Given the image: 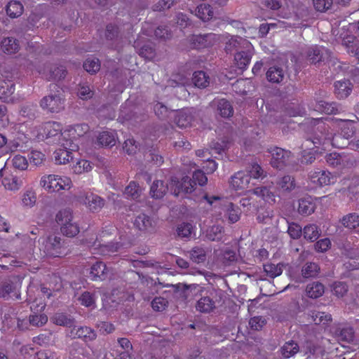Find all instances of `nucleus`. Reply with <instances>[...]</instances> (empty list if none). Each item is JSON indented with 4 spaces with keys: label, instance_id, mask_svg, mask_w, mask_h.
<instances>
[{
    "label": "nucleus",
    "instance_id": "60",
    "mask_svg": "<svg viewBox=\"0 0 359 359\" xmlns=\"http://www.w3.org/2000/svg\"><path fill=\"white\" fill-rule=\"evenodd\" d=\"M155 36L160 39L166 40L171 39L172 34L171 30L167 26H158L154 31Z\"/></svg>",
    "mask_w": 359,
    "mask_h": 359
},
{
    "label": "nucleus",
    "instance_id": "22",
    "mask_svg": "<svg viewBox=\"0 0 359 359\" xmlns=\"http://www.w3.org/2000/svg\"><path fill=\"white\" fill-rule=\"evenodd\" d=\"M333 178L332 173L326 170L315 171L311 175V181L320 186L330 184Z\"/></svg>",
    "mask_w": 359,
    "mask_h": 359
},
{
    "label": "nucleus",
    "instance_id": "46",
    "mask_svg": "<svg viewBox=\"0 0 359 359\" xmlns=\"http://www.w3.org/2000/svg\"><path fill=\"white\" fill-rule=\"evenodd\" d=\"M318 150L311 149L310 150H303L302 151L300 162L304 165H311L316 160V156L318 154Z\"/></svg>",
    "mask_w": 359,
    "mask_h": 359
},
{
    "label": "nucleus",
    "instance_id": "27",
    "mask_svg": "<svg viewBox=\"0 0 359 359\" xmlns=\"http://www.w3.org/2000/svg\"><path fill=\"white\" fill-rule=\"evenodd\" d=\"M61 238L57 236H50L46 244V249L53 256H57L58 250L62 248Z\"/></svg>",
    "mask_w": 359,
    "mask_h": 359
},
{
    "label": "nucleus",
    "instance_id": "20",
    "mask_svg": "<svg viewBox=\"0 0 359 359\" xmlns=\"http://www.w3.org/2000/svg\"><path fill=\"white\" fill-rule=\"evenodd\" d=\"M96 144L102 147L111 148L116 144V138L114 132L103 131L97 137Z\"/></svg>",
    "mask_w": 359,
    "mask_h": 359
},
{
    "label": "nucleus",
    "instance_id": "17",
    "mask_svg": "<svg viewBox=\"0 0 359 359\" xmlns=\"http://www.w3.org/2000/svg\"><path fill=\"white\" fill-rule=\"evenodd\" d=\"M334 93L339 99L346 98L351 93L353 84L348 79L337 81L334 82Z\"/></svg>",
    "mask_w": 359,
    "mask_h": 359
},
{
    "label": "nucleus",
    "instance_id": "59",
    "mask_svg": "<svg viewBox=\"0 0 359 359\" xmlns=\"http://www.w3.org/2000/svg\"><path fill=\"white\" fill-rule=\"evenodd\" d=\"M168 301L161 297H155L151 302V307L156 311H163L168 306Z\"/></svg>",
    "mask_w": 359,
    "mask_h": 359
},
{
    "label": "nucleus",
    "instance_id": "21",
    "mask_svg": "<svg viewBox=\"0 0 359 359\" xmlns=\"http://www.w3.org/2000/svg\"><path fill=\"white\" fill-rule=\"evenodd\" d=\"M67 74V70L63 65H53L50 67L47 74L48 81H61L65 79Z\"/></svg>",
    "mask_w": 359,
    "mask_h": 359
},
{
    "label": "nucleus",
    "instance_id": "47",
    "mask_svg": "<svg viewBox=\"0 0 359 359\" xmlns=\"http://www.w3.org/2000/svg\"><path fill=\"white\" fill-rule=\"evenodd\" d=\"M76 90L78 97L83 100L92 98L94 95L90 86L86 83L79 84Z\"/></svg>",
    "mask_w": 359,
    "mask_h": 359
},
{
    "label": "nucleus",
    "instance_id": "1",
    "mask_svg": "<svg viewBox=\"0 0 359 359\" xmlns=\"http://www.w3.org/2000/svg\"><path fill=\"white\" fill-rule=\"evenodd\" d=\"M62 88L56 83L50 85V94L40 101V106L51 113H57L65 108Z\"/></svg>",
    "mask_w": 359,
    "mask_h": 359
},
{
    "label": "nucleus",
    "instance_id": "41",
    "mask_svg": "<svg viewBox=\"0 0 359 359\" xmlns=\"http://www.w3.org/2000/svg\"><path fill=\"white\" fill-rule=\"evenodd\" d=\"M72 212L70 209L66 208L60 210L56 216L55 221L57 223L63 226L64 225L68 224L72 221Z\"/></svg>",
    "mask_w": 359,
    "mask_h": 359
},
{
    "label": "nucleus",
    "instance_id": "38",
    "mask_svg": "<svg viewBox=\"0 0 359 359\" xmlns=\"http://www.w3.org/2000/svg\"><path fill=\"white\" fill-rule=\"evenodd\" d=\"M217 110L221 116L229 118L233 114V109L230 102L226 99H222L218 102Z\"/></svg>",
    "mask_w": 359,
    "mask_h": 359
},
{
    "label": "nucleus",
    "instance_id": "48",
    "mask_svg": "<svg viewBox=\"0 0 359 359\" xmlns=\"http://www.w3.org/2000/svg\"><path fill=\"white\" fill-rule=\"evenodd\" d=\"M177 233L181 238H189L193 231V226L189 222H182L177 228Z\"/></svg>",
    "mask_w": 359,
    "mask_h": 359
},
{
    "label": "nucleus",
    "instance_id": "30",
    "mask_svg": "<svg viewBox=\"0 0 359 359\" xmlns=\"http://www.w3.org/2000/svg\"><path fill=\"white\" fill-rule=\"evenodd\" d=\"M144 159L147 162L156 166H160L163 163V157L161 156L159 151L154 148H151L145 152Z\"/></svg>",
    "mask_w": 359,
    "mask_h": 359
},
{
    "label": "nucleus",
    "instance_id": "62",
    "mask_svg": "<svg viewBox=\"0 0 359 359\" xmlns=\"http://www.w3.org/2000/svg\"><path fill=\"white\" fill-rule=\"evenodd\" d=\"M208 182V178L205 176L203 171L201 170H197L193 173L191 182L194 185V188L196 185V183H198L201 186L205 185Z\"/></svg>",
    "mask_w": 359,
    "mask_h": 359
},
{
    "label": "nucleus",
    "instance_id": "42",
    "mask_svg": "<svg viewBox=\"0 0 359 359\" xmlns=\"http://www.w3.org/2000/svg\"><path fill=\"white\" fill-rule=\"evenodd\" d=\"M231 140L228 137H224L218 141H212L210 147L217 153L221 154L229 147Z\"/></svg>",
    "mask_w": 359,
    "mask_h": 359
},
{
    "label": "nucleus",
    "instance_id": "13",
    "mask_svg": "<svg viewBox=\"0 0 359 359\" xmlns=\"http://www.w3.org/2000/svg\"><path fill=\"white\" fill-rule=\"evenodd\" d=\"M250 176L243 171H238L231 177L229 183L236 190L245 189L249 187Z\"/></svg>",
    "mask_w": 359,
    "mask_h": 359
},
{
    "label": "nucleus",
    "instance_id": "16",
    "mask_svg": "<svg viewBox=\"0 0 359 359\" xmlns=\"http://www.w3.org/2000/svg\"><path fill=\"white\" fill-rule=\"evenodd\" d=\"M316 204L311 196L303 197L298 201V212L303 216H309L314 212Z\"/></svg>",
    "mask_w": 359,
    "mask_h": 359
},
{
    "label": "nucleus",
    "instance_id": "25",
    "mask_svg": "<svg viewBox=\"0 0 359 359\" xmlns=\"http://www.w3.org/2000/svg\"><path fill=\"white\" fill-rule=\"evenodd\" d=\"M1 50L6 54H13L20 49L18 41L13 37L4 38L1 42Z\"/></svg>",
    "mask_w": 359,
    "mask_h": 359
},
{
    "label": "nucleus",
    "instance_id": "3",
    "mask_svg": "<svg viewBox=\"0 0 359 359\" xmlns=\"http://www.w3.org/2000/svg\"><path fill=\"white\" fill-rule=\"evenodd\" d=\"M104 37L102 38L103 43L110 49L114 50L117 44L121 40L120 27L112 23L107 25L104 30Z\"/></svg>",
    "mask_w": 359,
    "mask_h": 359
},
{
    "label": "nucleus",
    "instance_id": "7",
    "mask_svg": "<svg viewBox=\"0 0 359 359\" xmlns=\"http://www.w3.org/2000/svg\"><path fill=\"white\" fill-rule=\"evenodd\" d=\"M216 35L213 33L205 34H192L189 42L193 48L201 49L212 45Z\"/></svg>",
    "mask_w": 359,
    "mask_h": 359
},
{
    "label": "nucleus",
    "instance_id": "24",
    "mask_svg": "<svg viewBox=\"0 0 359 359\" xmlns=\"http://www.w3.org/2000/svg\"><path fill=\"white\" fill-rule=\"evenodd\" d=\"M191 81L195 87L205 88L210 84V76L203 71H196L193 73Z\"/></svg>",
    "mask_w": 359,
    "mask_h": 359
},
{
    "label": "nucleus",
    "instance_id": "31",
    "mask_svg": "<svg viewBox=\"0 0 359 359\" xmlns=\"http://www.w3.org/2000/svg\"><path fill=\"white\" fill-rule=\"evenodd\" d=\"M52 321L60 326H65L68 327H73L74 325V319L70 316L66 315L62 313H57L52 318Z\"/></svg>",
    "mask_w": 359,
    "mask_h": 359
},
{
    "label": "nucleus",
    "instance_id": "11",
    "mask_svg": "<svg viewBox=\"0 0 359 359\" xmlns=\"http://www.w3.org/2000/svg\"><path fill=\"white\" fill-rule=\"evenodd\" d=\"M195 309L201 313L210 314L217 309L216 302L209 296H203L197 300Z\"/></svg>",
    "mask_w": 359,
    "mask_h": 359
},
{
    "label": "nucleus",
    "instance_id": "51",
    "mask_svg": "<svg viewBox=\"0 0 359 359\" xmlns=\"http://www.w3.org/2000/svg\"><path fill=\"white\" fill-rule=\"evenodd\" d=\"M15 289V284L11 281L2 282L0 284V297L4 299H8L10 294Z\"/></svg>",
    "mask_w": 359,
    "mask_h": 359
},
{
    "label": "nucleus",
    "instance_id": "54",
    "mask_svg": "<svg viewBox=\"0 0 359 359\" xmlns=\"http://www.w3.org/2000/svg\"><path fill=\"white\" fill-rule=\"evenodd\" d=\"M299 351V346L293 341L286 342L282 348V354L285 358H290L297 353Z\"/></svg>",
    "mask_w": 359,
    "mask_h": 359
},
{
    "label": "nucleus",
    "instance_id": "2",
    "mask_svg": "<svg viewBox=\"0 0 359 359\" xmlns=\"http://www.w3.org/2000/svg\"><path fill=\"white\" fill-rule=\"evenodd\" d=\"M340 131L334 134L332 139V144L337 148H344L346 140L351 138L355 133L354 123L348 120H341L339 123Z\"/></svg>",
    "mask_w": 359,
    "mask_h": 359
},
{
    "label": "nucleus",
    "instance_id": "15",
    "mask_svg": "<svg viewBox=\"0 0 359 359\" xmlns=\"http://www.w3.org/2000/svg\"><path fill=\"white\" fill-rule=\"evenodd\" d=\"M168 191V185L163 180H155L150 187L149 194L156 200L161 199Z\"/></svg>",
    "mask_w": 359,
    "mask_h": 359
},
{
    "label": "nucleus",
    "instance_id": "50",
    "mask_svg": "<svg viewBox=\"0 0 359 359\" xmlns=\"http://www.w3.org/2000/svg\"><path fill=\"white\" fill-rule=\"evenodd\" d=\"M283 264H267L264 266V271L266 275L271 278H275L276 276H280L282 271Z\"/></svg>",
    "mask_w": 359,
    "mask_h": 359
},
{
    "label": "nucleus",
    "instance_id": "40",
    "mask_svg": "<svg viewBox=\"0 0 359 359\" xmlns=\"http://www.w3.org/2000/svg\"><path fill=\"white\" fill-rule=\"evenodd\" d=\"M196 15L203 21H207L212 18V8L209 4H201L196 8Z\"/></svg>",
    "mask_w": 359,
    "mask_h": 359
},
{
    "label": "nucleus",
    "instance_id": "64",
    "mask_svg": "<svg viewBox=\"0 0 359 359\" xmlns=\"http://www.w3.org/2000/svg\"><path fill=\"white\" fill-rule=\"evenodd\" d=\"M29 321L31 325L36 327H40L47 323L48 317L46 314L30 315L29 317Z\"/></svg>",
    "mask_w": 359,
    "mask_h": 359
},
{
    "label": "nucleus",
    "instance_id": "14",
    "mask_svg": "<svg viewBox=\"0 0 359 359\" xmlns=\"http://www.w3.org/2000/svg\"><path fill=\"white\" fill-rule=\"evenodd\" d=\"M48 182L49 184V192L58 191L62 189H69L70 188L71 180L68 177L62 178L58 175H50Z\"/></svg>",
    "mask_w": 359,
    "mask_h": 359
},
{
    "label": "nucleus",
    "instance_id": "43",
    "mask_svg": "<svg viewBox=\"0 0 359 359\" xmlns=\"http://www.w3.org/2000/svg\"><path fill=\"white\" fill-rule=\"evenodd\" d=\"M72 160L73 156L71 151L60 149L55 152V161L57 164H66Z\"/></svg>",
    "mask_w": 359,
    "mask_h": 359
},
{
    "label": "nucleus",
    "instance_id": "23",
    "mask_svg": "<svg viewBox=\"0 0 359 359\" xmlns=\"http://www.w3.org/2000/svg\"><path fill=\"white\" fill-rule=\"evenodd\" d=\"M252 59V54L250 51L240 50L235 54L234 60L237 67L243 72L246 69Z\"/></svg>",
    "mask_w": 359,
    "mask_h": 359
},
{
    "label": "nucleus",
    "instance_id": "63",
    "mask_svg": "<svg viewBox=\"0 0 359 359\" xmlns=\"http://www.w3.org/2000/svg\"><path fill=\"white\" fill-rule=\"evenodd\" d=\"M138 53L147 60H151L155 56V50L151 45L145 44L140 48Z\"/></svg>",
    "mask_w": 359,
    "mask_h": 359
},
{
    "label": "nucleus",
    "instance_id": "55",
    "mask_svg": "<svg viewBox=\"0 0 359 359\" xmlns=\"http://www.w3.org/2000/svg\"><path fill=\"white\" fill-rule=\"evenodd\" d=\"M13 84H8L5 81H0V99L6 100L14 93Z\"/></svg>",
    "mask_w": 359,
    "mask_h": 359
},
{
    "label": "nucleus",
    "instance_id": "56",
    "mask_svg": "<svg viewBox=\"0 0 359 359\" xmlns=\"http://www.w3.org/2000/svg\"><path fill=\"white\" fill-rule=\"evenodd\" d=\"M60 231L63 235L67 237H74L79 233V227L76 223H69L61 226Z\"/></svg>",
    "mask_w": 359,
    "mask_h": 359
},
{
    "label": "nucleus",
    "instance_id": "34",
    "mask_svg": "<svg viewBox=\"0 0 359 359\" xmlns=\"http://www.w3.org/2000/svg\"><path fill=\"white\" fill-rule=\"evenodd\" d=\"M6 13L12 18H15L20 16L23 12V6L20 1H11L6 6Z\"/></svg>",
    "mask_w": 359,
    "mask_h": 359
},
{
    "label": "nucleus",
    "instance_id": "26",
    "mask_svg": "<svg viewBox=\"0 0 359 359\" xmlns=\"http://www.w3.org/2000/svg\"><path fill=\"white\" fill-rule=\"evenodd\" d=\"M306 292L309 297L317 299L325 292V286L321 283L315 281L306 285Z\"/></svg>",
    "mask_w": 359,
    "mask_h": 359
},
{
    "label": "nucleus",
    "instance_id": "9",
    "mask_svg": "<svg viewBox=\"0 0 359 359\" xmlns=\"http://www.w3.org/2000/svg\"><path fill=\"white\" fill-rule=\"evenodd\" d=\"M285 73L290 79L292 71H290L288 65L285 66V69L280 66L273 65L267 70L266 76L269 82L279 83L283 81Z\"/></svg>",
    "mask_w": 359,
    "mask_h": 359
},
{
    "label": "nucleus",
    "instance_id": "33",
    "mask_svg": "<svg viewBox=\"0 0 359 359\" xmlns=\"http://www.w3.org/2000/svg\"><path fill=\"white\" fill-rule=\"evenodd\" d=\"M188 253L190 259L197 264L204 263L207 259L205 250L201 247H194Z\"/></svg>",
    "mask_w": 359,
    "mask_h": 359
},
{
    "label": "nucleus",
    "instance_id": "10",
    "mask_svg": "<svg viewBox=\"0 0 359 359\" xmlns=\"http://www.w3.org/2000/svg\"><path fill=\"white\" fill-rule=\"evenodd\" d=\"M70 337L74 339H82L85 341H92L96 339L97 334L95 330L89 327H76L74 325L70 331Z\"/></svg>",
    "mask_w": 359,
    "mask_h": 359
},
{
    "label": "nucleus",
    "instance_id": "19",
    "mask_svg": "<svg viewBox=\"0 0 359 359\" xmlns=\"http://www.w3.org/2000/svg\"><path fill=\"white\" fill-rule=\"evenodd\" d=\"M134 226L141 231L154 230V221L144 213L137 215L134 221Z\"/></svg>",
    "mask_w": 359,
    "mask_h": 359
},
{
    "label": "nucleus",
    "instance_id": "6",
    "mask_svg": "<svg viewBox=\"0 0 359 359\" xmlns=\"http://www.w3.org/2000/svg\"><path fill=\"white\" fill-rule=\"evenodd\" d=\"M170 187L171 192L175 196H179L182 194H189L194 191L191 178L189 176L183 177L181 180H179L177 177H172Z\"/></svg>",
    "mask_w": 359,
    "mask_h": 359
},
{
    "label": "nucleus",
    "instance_id": "57",
    "mask_svg": "<svg viewBox=\"0 0 359 359\" xmlns=\"http://www.w3.org/2000/svg\"><path fill=\"white\" fill-rule=\"evenodd\" d=\"M325 160L330 165L334 168L341 165L344 162L343 157L336 152L327 154Z\"/></svg>",
    "mask_w": 359,
    "mask_h": 359
},
{
    "label": "nucleus",
    "instance_id": "8",
    "mask_svg": "<svg viewBox=\"0 0 359 359\" xmlns=\"http://www.w3.org/2000/svg\"><path fill=\"white\" fill-rule=\"evenodd\" d=\"M314 133L313 139L306 140L307 142H311L316 147L324 144L327 140L326 134L323 131L327 130L326 124L320 120H315L313 123Z\"/></svg>",
    "mask_w": 359,
    "mask_h": 359
},
{
    "label": "nucleus",
    "instance_id": "29",
    "mask_svg": "<svg viewBox=\"0 0 359 359\" xmlns=\"http://www.w3.org/2000/svg\"><path fill=\"white\" fill-rule=\"evenodd\" d=\"M193 121V116L187 111H178L174 118L175 123L180 128H187L191 126Z\"/></svg>",
    "mask_w": 359,
    "mask_h": 359
},
{
    "label": "nucleus",
    "instance_id": "52",
    "mask_svg": "<svg viewBox=\"0 0 359 359\" xmlns=\"http://www.w3.org/2000/svg\"><path fill=\"white\" fill-rule=\"evenodd\" d=\"M4 187L9 190H18L22 185V182L17 177H5L2 180Z\"/></svg>",
    "mask_w": 359,
    "mask_h": 359
},
{
    "label": "nucleus",
    "instance_id": "28",
    "mask_svg": "<svg viewBox=\"0 0 359 359\" xmlns=\"http://www.w3.org/2000/svg\"><path fill=\"white\" fill-rule=\"evenodd\" d=\"M302 233L305 239L314 242L320 237L321 231L316 224H310L304 226Z\"/></svg>",
    "mask_w": 359,
    "mask_h": 359
},
{
    "label": "nucleus",
    "instance_id": "61",
    "mask_svg": "<svg viewBox=\"0 0 359 359\" xmlns=\"http://www.w3.org/2000/svg\"><path fill=\"white\" fill-rule=\"evenodd\" d=\"M123 149L128 155H133L138 149V144L133 138L128 139L123 143Z\"/></svg>",
    "mask_w": 359,
    "mask_h": 359
},
{
    "label": "nucleus",
    "instance_id": "49",
    "mask_svg": "<svg viewBox=\"0 0 359 359\" xmlns=\"http://www.w3.org/2000/svg\"><path fill=\"white\" fill-rule=\"evenodd\" d=\"M79 300L83 306L86 307L95 306V293L88 291L83 292L79 297Z\"/></svg>",
    "mask_w": 359,
    "mask_h": 359
},
{
    "label": "nucleus",
    "instance_id": "45",
    "mask_svg": "<svg viewBox=\"0 0 359 359\" xmlns=\"http://www.w3.org/2000/svg\"><path fill=\"white\" fill-rule=\"evenodd\" d=\"M83 69L91 74L97 73L100 69V62L97 58H88L83 62Z\"/></svg>",
    "mask_w": 359,
    "mask_h": 359
},
{
    "label": "nucleus",
    "instance_id": "35",
    "mask_svg": "<svg viewBox=\"0 0 359 359\" xmlns=\"http://www.w3.org/2000/svg\"><path fill=\"white\" fill-rule=\"evenodd\" d=\"M85 203L93 211H97L104 205V200L97 195L90 194L86 196Z\"/></svg>",
    "mask_w": 359,
    "mask_h": 359
},
{
    "label": "nucleus",
    "instance_id": "37",
    "mask_svg": "<svg viewBox=\"0 0 359 359\" xmlns=\"http://www.w3.org/2000/svg\"><path fill=\"white\" fill-rule=\"evenodd\" d=\"M163 287H171L174 293L177 294V297L181 299L182 301L186 302L189 297V293H187V284L185 283H178L176 285L173 284H167L166 285H163Z\"/></svg>",
    "mask_w": 359,
    "mask_h": 359
},
{
    "label": "nucleus",
    "instance_id": "18",
    "mask_svg": "<svg viewBox=\"0 0 359 359\" xmlns=\"http://www.w3.org/2000/svg\"><path fill=\"white\" fill-rule=\"evenodd\" d=\"M250 46V43L246 39L240 36H232L225 45L224 50L226 53H231L233 50L240 51L242 50V47Z\"/></svg>",
    "mask_w": 359,
    "mask_h": 359
},
{
    "label": "nucleus",
    "instance_id": "5",
    "mask_svg": "<svg viewBox=\"0 0 359 359\" xmlns=\"http://www.w3.org/2000/svg\"><path fill=\"white\" fill-rule=\"evenodd\" d=\"M330 53L327 50L317 46L312 47L306 51V60L310 65L320 67L326 63Z\"/></svg>",
    "mask_w": 359,
    "mask_h": 359
},
{
    "label": "nucleus",
    "instance_id": "32",
    "mask_svg": "<svg viewBox=\"0 0 359 359\" xmlns=\"http://www.w3.org/2000/svg\"><path fill=\"white\" fill-rule=\"evenodd\" d=\"M320 266L314 262L306 263L302 269L303 278H315L320 273Z\"/></svg>",
    "mask_w": 359,
    "mask_h": 359
},
{
    "label": "nucleus",
    "instance_id": "58",
    "mask_svg": "<svg viewBox=\"0 0 359 359\" xmlns=\"http://www.w3.org/2000/svg\"><path fill=\"white\" fill-rule=\"evenodd\" d=\"M319 105V109L323 111L324 113L327 114H336L338 111V109L336 107L335 103H329L324 100L317 101Z\"/></svg>",
    "mask_w": 359,
    "mask_h": 359
},
{
    "label": "nucleus",
    "instance_id": "12",
    "mask_svg": "<svg viewBox=\"0 0 359 359\" xmlns=\"http://www.w3.org/2000/svg\"><path fill=\"white\" fill-rule=\"evenodd\" d=\"M110 269L102 262H96L90 267V274L93 280H104L108 278Z\"/></svg>",
    "mask_w": 359,
    "mask_h": 359
},
{
    "label": "nucleus",
    "instance_id": "4",
    "mask_svg": "<svg viewBox=\"0 0 359 359\" xmlns=\"http://www.w3.org/2000/svg\"><path fill=\"white\" fill-rule=\"evenodd\" d=\"M270 152L271 154L270 164L273 168L280 170L289 163L291 151L280 147H275Z\"/></svg>",
    "mask_w": 359,
    "mask_h": 359
},
{
    "label": "nucleus",
    "instance_id": "53",
    "mask_svg": "<svg viewBox=\"0 0 359 359\" xmlns=\"http://www.w3.org/2000/svg\"><path fill=\"white\" fill-rule=\"evenodd\" d=\"M141 188L135 182H130L125 189V194L133 199H137L141 195Z\"/></svg>",
    "mask_w": 359,
    "mask_h": 359
},
{
    "label": "nucleus",
    "instance_id": "36",
    "mask_svg": "<svg viewBox=\"0 0 359 359\" xmlns=\"http://www.w3.org/2000/svg\"><path fill=\"white\" fill-rule=\"evenodd\" d=\"M224 232V228L222 226L213 225L207 229L205 236L210 241H219L222 240Z\"/></svg>",
    "mask_w": 359,
    "mask_h": 359
},
{
    "label": "nucleus",
    "instance_id": "39",
    "mask_svg": "<svg viewBox=\"0 0 359 359\" xmlns=\"http://www.w3.org/2000/svg\"><path fill=\"white\" fill-rule=\"evenodd\" d=\"M341 222L346 228L355 229L359 226V215L356 213L348 214L342 217Z\"/></svg>",
    "mask_w": 359,
    "mask_h": 359
},
{
    "label": "nucleus",
    "instance_id": "44",
    "mask_svg": "<svg viewBox=\"0 0 359 359\" xmlns=\"http://www.w3.org/2000/svg\"><path fill=\"white\" fill-rule=\"evenodd\" d=\"M277 184L287 192L292 191L296 187L294 178L290 175H284L277 182Z\"/></svg>",
    "mask_w": 359,
    "mask_h": 359
}]
</instances>
